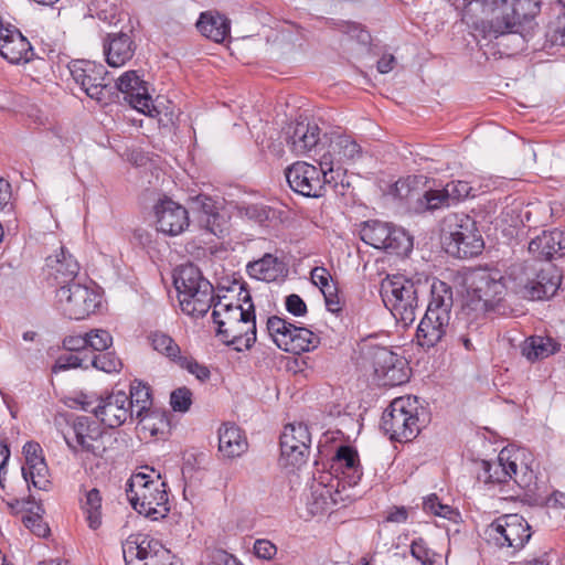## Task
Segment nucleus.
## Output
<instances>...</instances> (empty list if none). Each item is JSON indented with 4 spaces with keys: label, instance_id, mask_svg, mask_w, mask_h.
<instances>
[{
    "label": "nucleus",
    "instance_id": "25",
    "mask_svg": "<svg viewBox=\"0 0 565 565\" xmlns=\"http://www.w3.org/2000/svg\"><path fill=\"white\" fill-rule=\"evenodd\" d=\"M529 252L537 259L551 260L565 256V228L543 231L529 243Z\"/></svg>",
    "mask_w": 565,
    "mask_h": 565
},
{
    "label": "nucleus",
    "instance_id": "30",
    "mask_svg": "<svg viewBox=\"0 0 565 565\" xmlns=\"http://www.w3.org/2000/svg\"><path fill=\"white\" fill-rule=\"evenodd\" d=\"M201 281H209L203 277L201 270L193 264H186L180 266L173 276V284L178 291L179 302L182 307V302L189 301L190 294H196L199 291V285Z\"/></svg>",
    "mask_w": 565,
    "mask_h": 565
},
{
    "label": "nucleus",
    "instance_id": "34",
    "mask_svg": "<svg viewBox=\"0 0 565 565\" xmlns=\"http://www.w3.org/2000/svg\"><path fill=\"white\" fill-rule=\"evenodd\" d=\"M559 350V344L550 337L532 335L527 338L522 347V355L529 361L546 359Z\"/></svg>",
    "mask_w": 565,
    "mask_h": 565
},
{
    "label": "nucleus",
    "instance_id": "19",
    "mask_svg": "<svg viewBox=\"0 0 565 565\" xmlns=\"http://www.w3.org/2000/svg\"><path fill=\"white\" fill-rule=\"evenodd\" d=\"M311 435L303 423L285 426L280 436V462L284 467L299 468L310 452Z\"/></svg>",
    "mask_w": 565,
    "mask_h": 565
},
{
    "label": "nucleus",
    "instance_id": "48",
    "mask_svg": "<svg viewBox=\"0 0 565 565\" xmlns=\"http://www.w3.org/2000/svg\"><path fill=\"white\" fill-rule=\"evenodd\" d=\"M245 214L262 226H268L277 217V212L274 209L262 204L248 205L245 209Z\"/></svg>",
    "mask_w": 565,
    "mask_h": 565
},
{
    "label": "nucleus",
    "instance_id": "11",
    "mask_svg": "<svg viewBox=\"0 0 565 565\" xmlns=\"http://www.w3.org/2000/svg\"><path fill=\"white\" fill-rule=\"evenodd\" d=\"M532 536L527 521L519 514H503L490 524L482 533L488 545L499 550H510L512 554L522 550Z\"/></svg>",
    "mask_w": 565,
    "mask_h": 565
},
{
    "label": "nucleus",
    "instance_id": "9",
    "mask_svg": "<svg viewBox=\"0 0 565 565\" xmlns=\"http://www.w3.org/2000/svg\"><path fill=\"white\" fill-rule=\"evenodd\" d=\"M419 287V280L414 281L402 275L388 276L381 282L380 294L384 306L405 326L415 320Z\"/></svg>",
    "mask_w": 565,
    "mask_h": 565
},
{
    "label": "nucleus",
    "instance_id": "64",
    "mask_svg": "<svg viewBox=\"0 0 565 565\" xmlns=\"http://www.w3.org/2000/svg\"><path fill=\"white\" fill-rule=\"evenodd\" d=\"M132 239L142 247H149L152 243V234L146 228L134 231Z\"/></svg>",
    "mask_w": 565,
    "mask_h": 565
},
{
    "label": "nucleus",
    "instance_id": "12",
    "mask_svg": "<svg viewBox=\"0 0 565 565\" xmlns=\"http://www.w3.org/2000/svg\"><path fill=\"white\" fill-rule=\"evenodd\" d=\"M122 555L126 565H181V561L159 540L142 533L126 539Z\"/></svg>",
    "mask_w": 565,
    "mask_h": 565
},
{
    "label": "nucleus",
    "instance_id": "18",
    "mask_svg": "<svg viewBox=\"0 0 565 565\" xmlns=\"http://www.w3.org/2000/svg\"><path fill=\"white\" fill-rule=\"evenodd\" d=\"M329 175L331 173L321 166L316 167L305 161H297L286 170V179L291 190L307 198L322 196L326 186L331 188Z\"/></svg>",
    "mask_w": 565,
    "mask_h": 565
},
{
    "label": "nucleus",
    "instance_id": "4",
    "mask_svg": "<svg viewBox=\"0 0 565 565\" xmlns=\"http://www.w3.org/2000/svg\"><path fill=\"white\" fill-rule=\"evenodd\" d=\"M142 469L128 480L127 499L139 514L157 521L170 511L167 484L153 468Z\"/></svg>",
    "mask_w": 565,
    "mask_h": 565
},
{
    "label": "nucleus",
    "instance_id": "7",
    "mask_svg": "<svg viewBox=\"0 0 565 565\" xmlns=\"http://www.w3.org/2000/svg\"><path fill=\"white\" fill-rule=\"evenodd\" d=\"M446 252L458 258H470L479 255L484 242L476 221L465 213H450L441 223Z\"/></svg>",
    "mask_w": 565,
    "mask_h": 565
},
{
    "label": "nucleus",
    "instance_id": "10",
    "mask_svg": "<svg viewBox=\"0 0 565 565\" xmlns=\"http://www.w3.org/2000/svg\"><path fill=\"white\" fill-rule=\"evenodd\" d=\"M381 428L391 440L409 441L419 433L418 401L401 396L392 401L382 415Z\"/></svg>",
    "mask_w": 565,
    "mask_h": 565
},
{
    "label": "nucleus",
    "instance_id": "33",
    "mask_svg": "<svg viewBox=\"0 0 565 565\" xmlns=\"http://www.w3.org/2000/svg\"><path fill=\"white\" fill-rule=\"evenodd\" d=\"M213 286L210 281H201L199 291L190 294L189 301L182 302V311L192 317H203L211 307L214 308Z\"/></svg>",
    "mask_w": 565,
    "mask_h": 565
},
{
    "label": "nucleus",
    "instance_id": "1",
    "mask_svg": "<svg viewBox=\"0 0 565 565\" xmlns=\"http://www.w3.org/2000/svg\"><path fill=\"white\" fill-rule=\"evenodd\" d=\"M469 10H479L484 32L494 35L518 36V50L533 36L540 0H471Z\"/></svg>",
    "mask_w": 565,
    "mask_h": 565
},
{
    "label": "nucleus",
    "instance_id": "58",
    "mask_svg": "<svg viewBox=\"0 0 565 565\" xmlns=\"http://www.w3.org/2000/svg\"><path fill=\"white\" fill-rule=\"evenodd\" d=\"M193 209L199 213V216H206L217 211L215 201L207 195L200 194L192 199Z\"/></svg>",
    "mask_w": 565,
    "mask_h": 565
},
{
    "label": "nucleus",
    "instance_id": "38",
    "mask_svg": "<svg viewBox=\"0 0 565 565\" xmlns=\"http://www.w3.org/2000/svg\"><path fill=\"white\" fill-rule=\"evenodd\" d=\"M22 509L28 514L22 516V522L32 533L40 537H45L50 534V527L43 521L42 513L44 510L42 507L32 500L22 501Z\"/></svg>",
    "mask_w": 565,
    "mask_h": 565
},
{
    "label": "nucleus",
    "instance_id": "16",
    "mask_svg": "<svg viewBox=\"0 0 565 565\" xmlns=\"http://www.w3.org/2000/svg\"><path fill=\"white\" fill-rule=\"evenodd\" d=\"M518 454L509 449H502L493 461L482 460L479 479L486 483H505L511 479L520 487H527L532 480V470L529 467H518Z\"/></svg>",
    "mask_w": 565,
    "mask_h": 565
},
{
    "label": "nucleus",
    "instance_id": "20",
    "mask_svg": "<svg viewBox=\"0 0 565 565\" xmlns=\"http://www.w3.org/2000/svg\"><path fill=\"white\" fill-rule=\"evenodd\" d=\"M372 364L375 379L382 386H398L409 379L406 360L385 347L373 350Z\"/></svg>",
    "mask_w": 565,
    "mask_h": 565
},
{
    "label": "nucleus",
    "instance_id": "17",
    "mask_svg": "<svg viewBox=\"0 0 565 565\" xmlns=\"http://www.w3.org/2000/svg\"><path fill=\"white\" fill-rule=\"evenodd\" d=\"M100 424L88 416H77L64 434V439L74 452L83 451L94 457H103L106 446Z\"/></svg>",
    "mask_w": 565,
    "mask_h": 565
},
{
    "label": "nucleus",
    "instance_id": "57",
    "mask_svg": "<svg viewBox=\"0 0 565 565\" xmlns=\"http://www.w3.org/2000/svg\"><path fill=\"white\" fill-rule=\"evenodd\" d=\"M331 275L324 267H315L311 270L312 282L320 288L322 294L324 291H334L335 286L330 282Z\"/></svg>",
    "mask_w": 565,
    "mask_h": 565
},
{
    "label": "nucleus",
    "instance_id": "15",
    "mask_svg": "<svg viewBox=\"0 0 565 565\" xmlns=\"http://www.w3.org/2000/svg\"><path fill=\"white\" fill-rule=\"evenodd\" d=\"M70 72L85 94L102 105L111 102L114 87L107 81V71L102 64L92 61L76 60L71 62Z\"/></svg>",
    "mask_w": 565,
    "mask_h": 565
},
{
    "label": "nucleus",
    "instance_id": "2",
    "mask_svg": "<svg viewBox=\"0 0 565 565\" xmlns=\"http://www.w3.org/2000/svg\"><path fill=\"white\" fill-rule=\"evenodd\" d=\"M242 301L248 305L247 308L218 299L212 311L213 322L217 326L216 335L237 351L250 349L256 341L255 308L247 291Z\"/></svg>",
    "mask_w": 565,
    "mask_h": 565
},
{
    "label": "nucleus",
    "instance_id": "27",
    "mask_svg": "<svg viewBox=\"0 0 565 565\" xmlns=\"http://www.w3.org/2000/svg\"><path fill=\"white\" fill-rule=\"evenodd\" d=\"M47 275L57 285H66L75 281L79 271V264L63 246L55 254L45 259Z\"/></svg>",
    "mask_w": 565,
    "mask_h": 565
},
{
    "label": "nucleus",
    "instance_id": "61",
    "mask_svg": "<svg viewBox=\"0 0 565 565\" xmlns=\"http://www.w3.org/2000/svg\"><path fill=\"white\" fill-rule=\"evenodd\" d=\"M64 347L67 351L79 352L88 347L87 335L68 337L64 340Z\"/></svg>",
    "mask_w": 565,
    "mask_h": 565
},
{
    "label": "nucleus",
    "instance_id": "62",
    "mask_svg": "<svg viewBox=\"0 0 565 565\" xmlns=\"http://www.w3.org/2000/svg\"><path fill=\"white\" fill-rule=\"evenodd\" d=\"M411 186H409V183L407 180H398L396 181L391 190H390V193L392 195H394L395 198H398V199H406L411 194Z\"/></svg>",
    "mask_w": 565,
    "mask_h": 565
},
{
    "label": "nucleus",
    "instance_id": "21",
    "mask_svg": "<svg viewBox=\"0 0 565 565\" xmlns=\"http://www.w3.org/2000/svg\"><path fill=\"white\" fill-rule=\"evenodd\" d=\"M147 85V82L141 79L136 71H127L117 79L116 89L125 94V100L138 111L150 117H158L161 111L153 104Z\"/></svg>",
    "mask_w": 565,
    "mask_h": 565
},
{
    "label": "nucleus",
    "instance_id": "47",
    "mask_svg": "<svg viewBox=\"0 0 565 565\" xmlns=\"http://www.w3.org/2000/svg\"><path fill=\"white\" fill-rule=\"evenodd\" d=\"M411 554L423 565H436L439 563L440 555L428 548L423 539L413 541Z\"/></svg>",
    "mask_w": 565,
    "mask_h": 565
},
{
    "label": "nucleus",
    "instance_id": "60",
    "mask_svg": "<svg viewBox=\"0 0 565 565\" xmlns=\"http://www.w3.org/2000/svg\"><path fill=\"white\" fill-rule=\"evenodd\" d=\"M23 454L25 457L24 466H32L33 463L44 462V458L42 456V448L38 443L28 441L23 446Z\"/></svg>",
    "mask_w": 565,
    "mask_h": 565
},
{
    "label": "nucleus",
    "instance_id": "45",
    "mask_svg": "<svg viewBox=\"0 0 565 565\" xmlns=\"http://www.w3.org/2000/svg\"><path fill=\"white\" fill-rule=\"evenodd\" d=\"M200 227L207 233L222 237L227 231V222L218 210L206 216H199Z\"/></svg>",
    "mask_w": 565,
    "mask_h": 565
},
{
    "label": "nucleus",
    "instance_id": "43",
    "mask_svg": "<svg viewBox=\"0 0 565 565\" xmlns=\"http://www.w3.org/2000/svg\"><path fill=\"white\" fill-rule=\"evenodd\" d=\"M22 476L24 480L40 490H49L50 480H49V469L44 462L33 463L32 466H23L22 467Z\"/></svg>",
    "mask_w": 565,
    "mask_h": 565
},
{
    "label": "nucleus",
    "instance_id": "5",
    "mask_svg": "<svg viewBox=\"0 0 565 565\" xmlns=\"http://www.w3.org/2000/svg\"><path fill=\"white\" fill-rule=\"evenodd\" d=\"M508 290L523 299L543 300L554 296L561 286L562 275L553 265L537 268L530 264H514L505 277Z\"/></svg>",
    "mask_w": 565,
    "mask_h": 565
},
{
    "label": "nucleus",
    "instance_id": "6",
    "mask_svg": "<svg viewBox=\"0 0 565 565\" xmlns=\"http://www.w3.org/2000/svg\"><path fill=\"white\" fill-rule=\"evenodd\" d=\"M467 297L462 310L484 316L497 306L508 291L505 276L499 269H476L467 278Z\"/></svg>",
    "mask_w": 565,
    "mask_h": 565
},
{
    "label": "nucleus",
    "instance_id": "36",
    "mask_svg": "<svg viewBox=\"0 0 565 565\" xmlns=\"http://www.w3.org/2000/svg\"><path fill=\"white\" fill-rule=\"evenodd\" d=\"M292 331L294 332L289 337V340L286 341L287 344H285L284 351L286 352L300 354L316 349L320 343V338L305 327L296 326L292 328Z\"/></svg>",
    "mask_w": 565,
    "mask_h": 565
},
{
    "label": "nucleus",
    "instance_id": "51",
    "mask_svg": "<svg viewBox=\"0 0 565 565\" xmlns=\"http://www.w3.org/2000/svg\"><path fill=\"white\" fill-rule=\"evenodd\" d=\"M86 358L81 356V352L67 351L66 353H63L58 356L53 370L57 371L76 367L87 369L88 364L86 363Z\"/></svg>",
    "mask_w": 565,
    "mask_h": 565
},
{
    "label": "nucleus",
    "instance_id": "54",
    "mask_svg": "<svg viewBox=\"0 0 565 565\" xmlns=\"http://www.w3.org/2000/svg\"><path fill=\"white\" fill-rule=\"evenodd\" d=\"M192 404V393L188 387H179L171 393L170 405L173 411L184 413Z\"/></svg>",
    "mask_w": 565,
    "mask_h": 565
},
{
    "label": "nucleus",
    "instance_id": "26",
    "mask_svg": "<svg viewBox=\"0 0 565 565\" xmlns=\"http://www.w3.org/2000/svg\"><path fill=\"white\" fill-rule=\"evenodd\" d=\"M286 141L297 154H303L312 149L315 151L322 149V146L319 145L320 128L311 122L297 121L289 125L286 131Z\"/></svg>",
    "mask_w": 565,
    "mask_h": 565
},
{
    "label": "nucleus",
    "instance_id": "28",
    "mask_svg": "<svg viewBox=\"0 0 565 565\" xmlns=\"http://www.w3.org/2000/svg\"><path fill=\"white\" fill-rule=\"evenodd\" d=\"M135 51L136 44L127 33H108L104 39V54L110 67L125 65L132 58Z\"/></svg>",
    "mask_w": 565,
    "mask_h": 565
},
{
    "label": "nucleus",
    "instance_id": "3",
    "mask_svg": "<svg viewBox=\"0 0 565 565\" xmlns=\"http://www.w3.org/2000/svg\"><path fill=\"white\" fill-rule=\"evenodd\" d=\"M452 290L444 281H434L430 287V300L416 330L417 344L429 350L441 343L450 331Z\"/></svg>",
    "mask_w": 565,
    "mask_h": 565
},
{
    "label": "nucleus",
    "instance_id": "59",
    "mask_svg": "<svg viewBox=\"0 0 565 565\" xmlns=\"http://www.w3.org/2000/svg\"><path fill=\"white\" fill-rule=\"evenodd\" d=\"M285 307L295 317H303L307 313L306 302L296 294L286 297Z\"/></svg>",
    "mask_w": 565,
    "mask_h": 565
},
{
    "label": "nucleus",
    "instance_id": "55",
    "mask_svg": "<svg viewBox=\"0 0 565 565\" xmlns=\"http://www.w3.org/2000/svg\"><path fill=\"white\" fill-rule=\"evenodd\" d=\"M177 364L180 367L188 370L191 374L195 375V377L202 382L210 377V370L206 366L199 364L192 358L181 355Z\"/></svg>",
    "mask_w": 565,
    "mask_h": 565
},
{
    "label": "nucleus",
    "instance_id": "40",
    "mask_svg": "<svg viewBox=\"0 0 565 565\" xmlns=\"http://www.w3.org/2000/svg\"><path fill=\"white\" fill-rule=\"evenodd\" d=\"M295 327L296 324L278 316L269 317L266 322V330L268 335L280 350L285 349V344H287L285 340H289V337L294 332L292 328Z\"/></svg>",
    "mask_w": 565,
    "mask_h": 565
},
{
    "label": "nucleus",
    "instance_id": "52",
    "mask_svg": "<svg viewBox=\"0 0 565 565\" xmlns=\"http://www.w3.org/2000/svg\"><path fill=\"white\" fill-rule=\"evenodd\" d=\"M424 201L427 209L431 211L452 205L444 188L426 191L424 194Z\"/></svg>",
    "mask_w": 565,
    "mask_h": 565
},
{
    "label": "nucleus",
    "instance_id": "49",
    "mask_svg": "<svg viewBox=\"0 0 565 565\" xmlns=\"http://www.w3.org/2000/svg\"><path fill=\"white\" fill-rule=\"evenodd\" d=\"M423 509L426 512L448 520H451L455 514L454 509L448 504L441 503L435 493L424 498Z\"/></svg>",
    "mask_w": 565,
    "mask_h": 565
},
{
    "label": "nucleus",
    "instance_id": "56",
    "mask_svg": "<svg viewBox=\"0 0 565 565\" xmlns=\"http://www.w3.org/2000/svg\"><path fill=\"white\" fill-rule=\"evenodd\" d=\"M253 551L256 557L265 561H271L276 556L278 548L269 540L257 539L254 542Z\"/></svg>",
    "mask_w": 565,
    "mask_h": 565
},
{
    "label": "nucleus",
    "instance_id": "39",
    "mask_svg": "<svg viewBox=\"0 0 565 565\" xmlns=\"http://www.w3.org/2000/svg\"><path fill=\"white\" fill-rule=\"evenodd\" d=\"M139 422L140 429L149 433L151 437H162L170 429V423L164 413L149 409L142 416L136 417Z\"/></svg>",
    "mask_w": 565,
    "mask_h": 565
},
{
    "label": "nucleus",
    "instance_id": "31",
    "mask_svg": "<svg viewBox=\"0 0 565 565\" xmlns=\"http://www.w3.org/2000/svg\"><path fill=\"white\" fill-rule=\"evenodd\" d=\"M196 28L202 35L216 43L223 42L231 31L230 20L218 12L201 13Z\"/></svg>",
    "mask_w": 565,
    "mask_h": 565
},
{
    "label": "nucleus",
    "instance_id": "41",
    "mask_svg": "<svg viewBox=\"0 0 565 565\" xmlns=\"http://www.w3.org/2000/svg\"><path fill=\"white\" fill-rule=\"evenodd\" d=\"M82 509L86 514L88 526L97 530L102 524V495L98 489L94 488L86 492Z\"/></svg>",
    "mask_w": 565,
    "mask_h": 565
},
{
    "label": "nucleus",
    "instance_id": "14",
    "mask_svg": "<svg viewBox=\"0 0 565 565\" xmlns=\"http://www.w3.org/2000/svg\"><path fill=\"white\" fill-rule=\"evenodd\" d=\"M55 298L61 313L74 320H82L94 313L102 300L94 288L76 281L60 286Z\"/></svg>",
    "mask_w": 565,
    "mask_h": 565
},
{
    "label": "nucleus",
    "instance_id": "13",
    "mask_svg": "<svg viewBox=\"0 0 565 565\" xmlns=\"http://www.w3.org/2000/svg\"><path fill=\"white\" fill-rule=\"evenodd\" d=\"M360 236L365 244L390 254L407 255L413 249L408 233L392 223L369 220L362 224Z\"/></svg>",
    "mask_w": 565,
    "mask_h": 565
},
{
    "label": "nucleus",
    "instance_id": "35",
    "mask_svg": "<svg viewBox=\"0 0 565 565\" xmlns=\"http://www.w3.org/2000/svg\"><path fill=\"white\" fill-rule=\"evenodd\" d=\"M333 461L348 476L350 484H355L360 480L362 472L360 470L359 457L352 447H339Z\"/></svg>",
    "mask_w": 565,
    "mask_h": 565
},
{
    "label": "nucleus",
    "instance_id": "24",
    "mask_svg": "<svg viewBox=\"0 0 565 565\" xmlns=\"http://www.w3.org/2000/svg\"><path fill=\"white\" fill-rule=\"evenodd\" d=\"M0 55L11 64L28 63L34 51L21 31L11 24H0Z\"/></svg>",
    "mask_w": 565,
    "mask_h": 565
},
{
    "label": "nucleus",
    "instance_id": "22",
    "mask_svg": "<svg viewBox=\"0 0 565 565\" xmlns=\"http://www.w3.org/2000/svg\"><path fill=\"white\" fill-rule=\"evenodd\" d=\"M93 413L109 428H117L124 425L128 418L135 417L128 405V395L124 391L111 392L105 397H100Z\"/></svg>",
    "mask_w": 565,
    "mask_h": 565
},
{
    "label": "nucleus",
    "instance_id": "46",
    "mask_svg": "<svg viewBox=\"0 0 565 565\" xmlns=\"http://www.w3.org/2000/svg\"><path fill=\"white\" fill-rule=\"evenodd\" d=\"M89 363L97 370L106 373L119 372L121 369V361L113 352H103L93 354L89 358Z\"/></svg>",
    "mask_w": 565,
    "mask_h": 565
},
{
    "label": "nucleus",
    "instance_id": "63",
    "mask_svg": "<svg viewBox=\"0 0 565 565\" xmlns=\"http://www.w3.org/2000/svg\"><path fill=\"white\" fill-rule=\"evenodd\" d=\"M323 296H324L327 309L329 311L337 313L341 310L340 299L337 294V289L334 291H331V290L324 291Z\"/></svg>",
    "mask_w": 565,
    "mask_h": 565
},
{
    "label": "nucleus",
    "instance_id": "8",
    "mask_svg": "<svg viewBox=\"0 0 565 565\" xmlns=\"http://www.w3.org/2000/svg\"><path fill=\"white\" fill-rule=\"evenodd\" d=\"M362 154V147L351 136L335 134L331 136L327 149L322 146V149L316 150L315 160L331 173L328 177L331 189L338 192L339 188L349 185L343 164L359 160Z\"/></svg>",
    "mask_w": 565,
    "mask_h": 565
},
{
    "label": "nucleus",
    "instance_id": "37",
    "mask_svg": "<svg viewBox=\"0 0 565 565\" xmlns=\"http://www.w3.org/2000/svg\"><path fill=\"white\" fill-rule=\"evenodd\" d=\"M128 405L135 417L142 416L143 413L151 409L152 399L149 385L134 380L130 384Z\"/></svg>",
    "mask_w": 565,
    "mask_h": 565
},
{
    "label": "nucleus",
    "instance_id": "32",
    "mask_svg": "<svg viewBox=\"0 0 565 565\" xmlns=\"http://www.w3.org/2000/svg\"><path fill=\"white\" fill-rule=\"evenodd\" d=\"M282 270V263L269 253L257 260L249 262L246 266V271L250 278L268 282L275 281L281 276Z\"/></svg>",
    "mask_w": 565,
    "mask_h": 565
},
{
    "label": "nucleus",
    "instance_id": "29",
    "mask_svg": "<svg viewBox=\"0 0 565 565\" xmlns=\"http://www.w3.org/2000/svg\"><path fill=\"white\" fill-rule=\"evenodd\" d=\"M247 439L238 426L234 424H224L218 429V451L223 457H239L247 450Z\"/></svg>",
    "mask_w": 565,
    "mask_h": 565
},
{
    "label": "nucleus",
    "instance_id": "50",
    "mask_svg": "<svg viewBox=\"0 0 565 565\" xmlns=\"http://www.w3.org/2000/svg\"><path fill=\"white\" fill-rule=\"evenodd\" d=\"M444 189L450 199L451 204H456L467 198H469L472 186L469 182L463 180H456L448 182Z\"/></svg>",
    "mask_w": 565,
    "mask_h": 565
},
{
    "label": "nucleus",
    "instance_id": "53",
    "mask_svg": "<svg viewBox=\"0 0 565 565\" xmlns=\"http://www.w3.org/2000/svg\"><path fill=\"white\" fill-rule=\"evenodd\" d=\"M88 347L95 351H105L113 343L111 334L104 329H95L86 333Z\"/></svg>",
    "mask_w": 565,
    "mask_h": 565
},
{
    "label": "nucleus",
    "instance_id": "23",
    "mask_svg": "<svg viewBox=\"0 0 565 565\" xmlns=\"http://www.w3.org/2000/svg\"><path fill=\"white\" fill-rule=\"evenodd\" d=\"M154 215L157 231L168 236L180 235L190 224L186 209L169 198L156 204Z\"/></svg>",
    "mask_w": 565,
    "mask_h": 565
},
{
    "label": "nucleus",
    "instance_id": "42",
    "mask_svg": "<svg viewBox=\"0 0 565 565\" xmlns=\"http://www.w3.org/2000/svg\"><path fill=\"white\" fill-rule=\"evenodd\" d=\"M149 340L153 350L167 356L172 362L177 363L181 358L180 347L170 335L162 332H153L149 335Z\"/></svg>",
    "mask_w": 565,
    "mask_h": 565
},
{
    "label": "nucleus",
    "instance_id": "44",
    "mask_svg": "<svg viewBox=\"0 0 565 565\" xmlns=\"http://www.w3.org/2000/svg\"><path fill=\"white\" fill-rule=\"evenodd\" d=\"M333 484L323 486L320 491L316 490L313 495H316L313 505L315 510L312 512H323L330 510L333 505L338 503V497L340 495L339 490L337 489L333 492Z\"/></svg>",
    "mask_w": 565,
    "mask_h": 565
}]
</instances>
